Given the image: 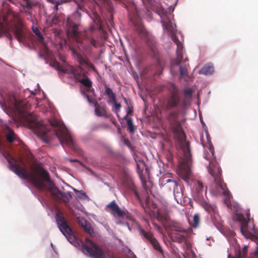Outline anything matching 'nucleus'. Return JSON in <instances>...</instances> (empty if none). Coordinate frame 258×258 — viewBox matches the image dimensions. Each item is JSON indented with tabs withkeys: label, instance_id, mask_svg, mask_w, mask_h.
<instances>
[{
	"label": "nucleus",
	"instance_id": "f257e3e1",
	"mask_svg": "<svg viewBox=\"0 0 258 258\" xmlns=\"http://www.w3.org/2000/svg\"><path fill=\"white\" fill-rule=\"evenodd\" d=\"M168 89L169 93L164 105V110L168 111L176 109L175 110L169 112L166 116V120L174 137L179 142L183 154V157L179 161L177 173L179 176L187 185H189L192 179L190 169L191 158L189 143L185 140V134L178 120L180 112L179 107L181 102L180 91L178 87L173 83L169 84Z\"/></svg>",
	"mask_w": 258,
	"mask_h": 258
},
{
	"label": "nucleus",
	"instance_id": "f03ea898",
	"mask_svg": "<svg viewBox=\"0 0 258 258\" xmlns=\"http://www.w3.org/2000/svg\"><path fill=\"white\" fill-rule=\"evenodd\" d=\"M0 152L7 160L10 169L16 174L20 178L28 180L34 186L40 190L45 188L43 180L49 183V186L48 190L52 196L58 200L64 198L65 195L51 181L49 175L47 171L40 165H37L34 169V172L29 173L25 167V163L21 161L13 158L9 153L5 152L3 149L2 145L0 142Z\"/></svg>",
	"mask_w": 258,
	"mask_h": 258
},
{
	"label": "nucleus",
	"instance_id": "7ed1b4c3",
	"mask_svg": "<svg viewBox=\"0 0 258 258\" xmlns=\"http://www.w3.org/2000/svg\"><path fill=\"white\" fill-rule=\"evenodd\" d=\"M10 31L13 32L20 43H25L29 39L30 34L23 19L18 13L8 9L6 13L0 15V36L5 35L9 40H12L13 37Z\"/></svg>",
	"mask_w": 258,
	"mask_h": 258
},
{
	"label": "nucleus",
	"instance_id": "20e7f679",
	"mask_svg": "<svg viewBox=\"0 0 258 258\" xmlns=\"http://www.w3.org/2000/svg\"><path fill=\"white\" fill-rule=\"evenodd\" d=\"M14 104L18 111L25 115L27 120L32 124L42 140L47 142L49 140L48 133L50 128L49 125L45 124L43 121L39 120L37 116L33 112H25L28 109V106H29L27 102H23L14 97Z\"/></svg>",
	"mask_w": 258,
	"mask_h": 258
},
{
	"label": "nucleus",
	"instance_id": "39448f33",
	"mask_svg": "<svg viewBox=\"0 0 258 258\" xmlns=\"http://www.w3.org/2000/svg\"><path fill=\"white\" fill-rule=\"evenodd\" d=\"M92 19L93 20L94 23L96 25V26L92 25V26H91L90 27L89 29H88L87 30H84L83 31H80L79 29V27L80 26V21L78 22L79 24V25L78 26H77V31L78 32V33H79V34L83 33H87V32L90 31V33H91L90 35L91 36V37L95 41V42H96L95 43H96V46H95L90 41H87L86 40L87 39H86V37L85 36H83L82 37H80L81 42H78L77 40V39L75 38V37L74 36L73 33L70 30V28H69V26L68 25V24L67 23L66 24V26H67V33H68V34L69 35L71 36L72 37V38L74 40H75V41L78 44H79V47H82L83 51H84V52H86L88 49H90V48H91V46H93V47H94L95 48H97V47H98V46H99V44H100L99 42L94 39V36H93V32L94 31V30L96 28H98L100 30L102 29L101 19L100 17V16H99V15L97 13H95V12L93 13L92 16Z\"/></svg>",
	"mask_w": 258,
	"mask_h": 258
},
{
	"label": "nucleus",
	"instance_id": "423d86ee",
	"mask_svg": "<svg viewBox=\"0 0 258 258\" xmlns=\"http://www.w3.org/2000/svg\"><path fill=\"white\" fill-rule=\"evenodd\" d=\"M209 172L214 178L216 185L215 194H221L224 196V202L228 208H230L231 195L221 177V169L216 161H212L209 164Z\"/></svg>",
	"mask_w": 258,
	"mask_h": 258
},
{
	"label": "nucleus",
	"instance_id": "0eeeda50",
	"mask_svg": "<svg viewBox=\"0 0 258 258\" xmlns=\"http://www.w3.org/2000/svg\"><path fill=\"white\" fill-rule=\"evenodd\" d=\"M48 122L51 126L56 127L54 131L55 134L63 147L67 146L74 150L77 149L76 143L65 126L56 119L49 120Z\"/></svg>",
	"mask_w": 258,
	"mask_h": 258
},
{
	"label": "nucleus",
	"instance_id": "6e6552de",
	"mask_svg": "<svg viewBox=\"0 0 258 258\" xmlns=\"http://www.w3.org/2000/svg\"><path fill=\"white\" fill-rule=\"evenodd\" d=\"M82 248L83 252L91 258H118L114 256L112 251L108 249L103 250L88 238H86V242L83 243Z\"/></svg>",
	"mask_w": 258,
	"mask_h": 258
},
{
	"label": "nucleus",
	"instance_id": "1a4fd4ad",
	"mask_svg": "<svg viewBox=\"0 0 258 258\" xmlns=\"http://www.w3.org/2000/svg\"><path fill=\"white\" fill-rule=\"evenodd\" d=\"M246 218L242 214H236L235 217L236 221L239 222L240 227L241 234L247 238L253 236L252 232L254 231L253 227L250 228L248 226V223L250 222V213L248 211L246 213ZM254 227V225H253Z\"/></svg>",
	"mask_w": 258,
	"mask_h": 258
},
{
	"label": "nucleus",
	"instance_id": "9d476101",
	"mask_svg": "<svg viewBox=\"0 0 258 258\" xmlns=\"http://www.w3.org/2000/svg\"><path fill=\"white\" fill-rule=\"evenodd\" d=\"M105 210L114 217L125 218L130 220H133L131 214L125 209H121L114 200L111 201L106 206Z\"/></svg>",
	"mask_w": 258,
	"mask_h": 258
},
{
	"label": "nucleus",
	"instance_id": "9b49d317",
	"mask_svg": "<svg viewBox=\"0 0 258 258\" xmlns=\"http://www.w3.org/2000/svg\"><path fill=\"white\" fill-rule=\"evenodd\" d=\"M200 205L204 209L211 214V219L215 226L219 228L221 225L220 217L218 214L215 212L213 207L208 202L204 200L203 198L198 200Z\"/></svg>",
	"mask_w": 258,
	"mask_h": 258
},
{
	"label": "nucleus",
	"instance_id": "f8f14e48",
	"mask_svg": "<svg viewBox=\"0 0 258 258\" xmlns=\"http://www.w3.org/2000/svg\"><path fill=\"white\" fill-rule=\"evenodd\" d=\"M55 218L58 228L62 233L66 237H71L73 235V231L66 221L64 217L57 213Z\"/></svg>",
	"mask_w": 258,
	"mask_h": 258
},
{
	"label": "nucleus",
	"instance_id": "ddd939ff",
	"mask_svg": "<svg viewBox=\"0 0 258 258\" xmlns=\"http://www.w3.org/2000/svg\"><path fill=\"white\" fill-rule=\"evenodd\" d=\"M164 185L167 187H169L170 189H173L175 199L178 201V200H181L183 197V191L180 185L177 181L172 179H167Z\"/></svg>",
	"mask_w": 258,
	"mask_h": 258
},
{
	"label": "nucleus",
	"instance_id": "4468645a",
	"mask_svg": "<svg viewBox=\"0 0 258 258\" xmlns=\"http://www.w3.org/2000/svg\"><path fill=\"white\" fill-rule=\"evenodd\" d=\"M139 231L140 234L143 235L150 242L155 249L158 250L162 254L163 253L160 244L151 232H147L142 228H140Z\"/></svg>",
	"mask_w": 258,
	"mask_h": 258
},
{
	"label": "nucleus",
	"instance_id": "2eb2a0df",
	"mask_svg": "<svg viewBox=\"0 0 258 258\" xmlns=\"http://www.w3.org/2000/svg\"><path fill=\"white\" fill-rule=\"evenodd\" d=\"M157 11V14L161 18V23L164 29H166L169 32H171L172 31L173 26L170 20L167 18V11L165 10L163 8L161 7L158 9Z\"/></svg>",
	"mask_w": 258,
	"mask_h": 258
},
{
	"label": "nucleus",
	"instance_id": "dca6fc26",
	"mask_svg": "<svg viewBox=\"0 0 258 258\" xmlns=\"http://www.w3.org/2000/svg\"><path fill=\"white\" fill-rule=\"evenodd\" d=\"M7 141L12 143L18 140V137L14 132L8 126H6L4 131Z\"/></svg>",
	"mask_w": 258,
	"mask_h": 258
},
{
	"label": "nucleus",
	"instance_id": "f3484780",
	"mask_svg": "<svg viewBox=\"0 0 258 258\" xmlns=\"http://www.w3.org/2000/svg\"><path fill=\"white\" fill-rule=\"evenodd\" d=\"M183 59V51L176 50V58L171 61V71L172 72L174 67L179 65Z\"/></svg>",
	"mask_w": 258,
	"mask_h": 258
},
{
	"label": "nucleus",
	"instance_id": "a211bd4d",
	"mask_svg": "<svg viewBox=\"0 0 258 258\" xmlns=\"http://www.w3.org/2000/svg\"><path fill=\"white\" fill-rule=\"evenodd\" d=\"M170 226L172 230L176 232H178L181 233H187V230L185 229L178 222L175 221H172L170 224Z\"/></svg>",
	"mask_w": 258,
	"mask_h": 258
},
{
	"label": "nucleus",
	"instance_id": "6ab92c4d",
	"mask_svg": "<svg viewBox=\"0 0 258 258\" xmlns=\"http://www.w3.org/2000/svg\"><path fill=\"white\" fill-rule=\"evenodd\" d=\"M209 150L210 152H205L204 157L207 160L209 161L210 164L212 161H216V157L214 156V149L212 145L209 144Z\"/></svg>",
	"mask_w": 258,
	"mask_h": 258
},
{
	"label": "nucleus",
	"instance_id": "aec40b11",
	"mask_svg": "<svg viewBox=\"0 0 258 258\" xmlns=\"http://www.w3.org/2000/svg\"><path fill=\"white\" fill-rule=\"evenodd\" d=\"M195 190L197 191V195L195 196V198L197 199V200H199L200 198H203L202 196V191L203 190V184L200 181H196L195 182Z\"/></svg>",
	"mask_w": 258,
	"mask_h": 258
},
{
	"label": "nucleus",
	"instance_id": "412c9836",
	"mask_svg": "<svg viewBox=\"0 0 258 258\" xmlns=\"http://www.w3.org/2000/svg\"><path fill=\"white\" fill-rule=\"evenodd\" d=\"M187 238V233H175L172 237V240L173 242L177 243H182Z\"/></svg>",
	"mask_w": 258,
	"mask_h": 258
},
{
	"label": "nucleus",
	"instance_id": "4be33fe9",
	"mask_svg": "<svg viewBox=\"0 0 258 258\" xmlns=\"http://www.w3.org/2000/svg\"><path fill=\"white\" fill-rule=\"evenodd\" d=\"M194 91L192 89L189 88H186L183 90V95L184 96V100L182 101L181 102V104H182L183 105H185V100H187L188 99H190L192 95L193 94Z\"/></svg>",
	"mask_w": 258,
	"mask_h": 258
},
{
	"label": "nucleus",
	"instance_id": "5701e85b",
	"mask_svg": "<svg viewBox=\"0 0 258 258\" xmlns=\"http://www.w3.org/2000/svg\"><path fill=\"white\" fill-rule=\"evenodd\" d=\"M214 72V68L212 66L206 65L200 71V74L206 75H211Z\"/></svg>",
	"mask_w": 258,
	"mask_h": 258
},
{
	"label": "nucleus",
	"instance_id": "b1692460",
	"mask_svg": "<svg viewBox=\"0 0 258 258\" xmlns=\"http://www.w3.org/2000/svg\"><path fill=\"white\" fill-rule=\"evenodd\" d=\"M124 119H127V125L128 127V130L131 133H134L136 130V127L134 125L133 122V120L132 118H127V115L124 116Z\"/></svg>",
	"mask_w": 258,
	"mask_h": 258
},
{
	"label": "nucleus",
	"instance_id": "393cba45",
	"mask_svg": "<svg viewBox=\"0 0 258 258\" xmlns=\"http://www.w3.org/2000/svg\"><path fill=\"white\" fill-rule=\"evenodd\" d=\"M80 83L88 88H90L92 86V82L86 75H83V78L80 80Z\"/></svg>",
	"mask_w": 258,
	"mask_h": 258
},
{
	"label": "nucleus",
	"instance_id": "a878e982",
	"mask_svg": "<svg viewBox=\"0 0 258 258\" xmlns=\"http://www.w3.org/2000/svg\"><path fill=\"white\" fill-rule=\"evenodd\" d=\"M137 171L138 173L139 174L140 178L142 179L143 176V171L145 167V164L144 162H139V163L136 164Z\"/></svg>",
	"mask_w": 258,
	"mask_h": 258
},
{
	"label": "nucleus",
	"instance_id": "bb28decb",
	"mask_svg": "<svg viewBox=\"0 0 258 258\" xmlns=\"http://www.w3.org/2000/svg\"><path fill=\"white\" fill-rule=\"evenodd\" d=\"M171 38L172 41L176 44L177 45V50L179 51H183V45L182 43L179 40V39L177 38V37L172 35L171 36Z\"/></svg>",
	"mask_w": 258,
	"mask_h": 258
},
{
	"label": "nucleus",
	"instance_id": "cd10ccee",
	"mask_svg": "<svg viewBox=\"0 0 258 258\" xmlns=\"http://www.w3.org/2000/svg\"><path fill=\"white\" fill-rule=\"evenodd\" d=\"M95 112L98 116H102L104 115V114L106 113L105 109L104 108H100L97 102L95 104Z\"/></svg>",
	"mask_w": 258,
	"mask_h": 258
},
{
	"label": "nucleus",
	"instance_id": "c85d7f7f",
	"mask_svg": "<svg viewBox=\"0 0 258 258\" xmlns=\"http://www.w3.org/2000/svg\"><path fill=\"white\" fill-rule=\"evenodd\" d=\"M25 7L28 9H31L38 5V2L35 0H25Z\"/></svg>",
	"mask_w": 258,
	"mask_h": 258
},
{
	"label": "nucleus",
	"instance_id": "c756f323",
	"mask_svg": "<svg viewBox=\"0 0 258 258\" xmlns=\"http://www.w3.org/2000/svg\"><path fill=\"white\" fill-rule=\"evenodd\" d=\"M48 3L54 5L53 9L55 11L59 10V6L62 5V1L61 0H47Z\"/></svg>",
	"mask_w": 258,
	"mask_h": 258
},
{
	"label": "nucleus",
	"instance_id": "7c9ffc66",
	"mask_svg": "<svg viewBox=\"0 0 258 258\" xmlns=\"http://www.w3.org/2000/svg\"><path fill=\"white\" fill-rule=\"evenodd\" d=\"M179 72L181 78H184L188 76L187 69L185 66H180Z\"/></svg>",
	"mask_w": 258,
	"mask_h": 258
},
{
	"label": "nucleus",
	"instance_id": "2f4dec72",
	"mask_svg": "<svg viewBox=\"0 0 258 258\" xmlns=\"http://www.w3.org/2000/svg\"><path fill=\"white\" fill-rule=\"evenodd\" d=\"M32 30L34 33L38 37L39 40L42 41L44 39L42 34L37 27H32Z\"/></svg>",
	"mask_w": 258,
	"mask_h": 258
},
{
	"label": "nucleus",
	"instance_id": "473e14b6",
	"mask_svg": "<svg viewBox=\"0 0 258 258\" xmlns=\"http://www.w3.org/2000/svg\"><path fill=\"white\" fill-rule=\"evenodd\" d=\"M50 65L53 68H54L55 69H56L57 70H58V71H61V72H64L63 70H62L61 67L59 63L56 60H53V61H51L50 62Z\"/></svg>",
	"mask_w": 258,
	"mask_h": 258
},
{
	"label": "nucleus",
	"instance_id": "72a5a7b5",
	"mask_svg": "<svg viewBox=\"0 0 258 258\" xmlns=\"http://www.w3.org/2000/svg\"><path fill=\"white\" fill-rule=\"evenodd\" d=\"M83 228L86 232L89 234L90 235H92L94 234L93 229L90 223L86 225Z\"/></svg>",
	"mask_w": 258,
	"mask_h": 258
},
{
	"label": "nucleus",
	"instance_id": "f704fd0d",
	"mask_svg": "<svg viewBox=\"0 0 258 258\" xmlns=\"http://www.w3.org/2000/svg\"><path fill=\"white\" fill-rule=\"evenodd\" d=\"M193 221L194 223L192 224V226L195 228L197 227L200 222V217L198 215L196 214L194 216Z\"/></svg>",
	"mask_w": 258,
	"mask_h": 258
},
{
	"label": "nucleus",
	"instance_id": "c9c22d12",
	"mask_svg": "<svg viewBox=\"0 0 258 258\" xmlns=\"http://www.w3.org/2000/svg\"><path fill=\"white\" fill-rule=\"evenodd\" d=\"M77 55L78 62L80 64L83 65V64H86V63L88 61V59H85L84 58H83L82 56H81V55H80L79 54H77Z\"/></svg>",
	"mask_w": 258,
	"mask_h": 258
},
{
	"label": "nucleus",
	"instance_id": "e433bc0d",
	"mask_svg": "<svg viewBox=\"0 0 258 258\" xmlns=\"http://www.w3.org/2000/svg\"><path fill=\"white\" fill-rule=\"evenodd\" d=\"M83 75L85 74H82L81 73L76 72L74 73V77L75 79H76L79 82H80V80H81L83 78Z\"/></svg>",
	"mask_w": 258,
	"mask_h": 258
},
{
	"label": "nucleus",
	"instance_id": "4c0bfd02",
	"mask_svg": "<svg viewBox=\"0 0 258 258\" xmlns=\"http://www.w3.org/2000/svg\"><path fill=\"white\" fill-rule=\"evenodd\" d=\"M183 242H184V244L183 245V248L190 249L191 247V244L190 243V242L188 241L187 238H186Z\"/></svg>",
	"mask_w": 258,
	"mask_h": 258
},
{
	"label": "nucleus",
	"instance_id": "58836bf2",
	"mask_svg": "<svg viewBox=\"0 0 258 258\" xmlns=\"http://www.w3.org/2000/svg\"><path fill=\"white\" fill-rule=\"evenodd\" d=\"M86 65L89 68L92 69L94 72H97V70H96L95 67L94 66V65L92 62H91L89 60H88Z\"/></svg>",
	"mask_w": 258,
	"mask_h": 258
},
{
	"label": "nucleus",
	"instance_id": "ea45409f",
	"mask_svg": "<svg viewBox=\"0 0 258 258\" xmlns=\"http://www.w3.org/2000/svg\"><path fill=\"white\" fill-rule=\"evenodd\" d=\"M79 224L81 226L82 228H83L85 227L86 225L89 224V223H88L87 221L84 218H82L79 219Z\"/></svg>",
	"mask_w": 258,
	"mask_h": 258
},
{
	"label": "nucleus",
	"instance_id": "a19ab883",
	"mask_svg": "<svg viewBox=\"0 0 258 258\" xmlns=\"http://www.w3.org/2000/svg\"><path fill=\"white\" fill-rule=\"evenodd\" d=\"M105 94L109 97L110 96H113V92L112 90L108 87L105 86Z\"/></svg>",
	"mask_w": 258,
	"mask_h": 258
},
{
	"label": "nucleus",
	"instance_id": "79ce46f5",
	"mask_svg": "<svg viewBox=\"0 0 258 258\" xmlns=\"http://www.w3.org/2000/svg\"><path fill=\"white\" fill-rule=\"evenodd\" d=\"M114 105V109L115 110V112L116 113L118 112V111L120 110V108L121 107V105L119 103H117L116 102V101H115V102H113Z\"/></svg>",
	"mask_w": 258,
	"mask_h": 258
},
{
	"label": "nucleus",
	"instance_id": "37998d69",
	"mask_svg": "<svg viewBox=\"0 0 258 258\" xmlns=\"http://www.w3.org/2000/svg\"><path fill=\"white\" fill-rule=\"evenodd\" d=\"M247 246H244L242 248V254H241V256H242L243 258H244L246 256V255L247 254Z\"/></svg>",
	"mask_w": 258,
	"mask_h": 258
},
{
	"label": "nucleus",
	"instance_id": "c03bdc74",
	"mask_svg": "<svg viewBox=\"0 0 258 258\" xmlns=\"http://www.w3.org/2000/svg\"><path fill=\"white\" fill-rule=\"evenodd\" d=\"M134 159L136 162V164H138L139 162H144V160L138 156L136 155H134Z\"/></svg>",
	"mask_w": 258,
	"mask_h": 258
},
{
	"label": "nucleus",
	"instance_id": "a18cd8bd",
	"mask_svg": "<svg viewBox=\"0 0 258 258\" xmlns=\"http://www.w3.org/2000/svg\"><path fill=\"white\" fill-rule=\"evenodd\" d=\"M108 98L111 100L112 102H115V101H116V96L114 93L113 94V96H110Z\"/></svg>",
	"mask_w": 258,
	"mask_h": 258
},
{
	"label": "nucleus",
	"instance_id": "49530a36",
	"mask_svg": "<svg viewBox=\"0 0 258 258\" xmlns=\"http://www.w3.org/2000/svg\"><path fill=\"white\" fill-rule=\"evenodd\" d=\"M133 112V108H130L128 106L127 114H131Z\"/></svg>",
	"mask_w": 258,
	"mask_h": 258
},
{
	"label": "nucleus",
	"instance_id": "de8ad7c7",
	"mask_svg": "<svg viewBox=\"0 0 258 258\" xmlns=\"http://www.w3.org/2000/svg\"><path fill=\"white\" fill-rule=\"evenodd\" d=\"M62 1V5L63 4L68 3L71 1H74L75 3V0H61Z\"/></svg>",
	"mask_w": 258,
	"mask_h": 258
},
{
	"label": "nucleus",
	"instance_id": "09e8293b",
	"mask_svg": "<svg viewBox=\"0 0 258 258\" xmlns=\"http://www.w3.org/2000/svg\"><path fill=\"white\" fill-rule=\"evenodd\" d=\"M124 143L128 147L130 146V141L127 139L124 140Z\"/></svg>",
	"mask_w": 258,
	"mask_h": 258
},
{
	"label": "nucleus",
	"instance_id": "8fccbe9b",
	"mask_svg": "<svg viewBox=\"0 0 258 258\" xmlns=\"http://www.w3.org/2000/svg\"><path fill=\"white\" fill-rule=\"evenodd\" d=\"M157 219L158 220H162V218L161 217L160 215L159 214H158L157 215Z\"/></svg>",
	"mask_w": 258,
	"mask_h": 258
},
{
	"label": "nucleus",
	"instance_id": "3c124183",
	"mask_svg": "<svg viewBox=\"0 0 258 258\" xmlns=\"http://www.w3.org/2000/svg\"><path fill=\"white\" fill-rule=\"evenodd\" d=\"M123 100H124V102H125V103L127 105H128V101H127V99H126V98H123Z\"/></svg>",
	"mask_w": 258,
	"mask_h": 258
},
{
	"label": "nucleus",
	"instance_id": "603ef678",
	"mask_svg": "<svg viewBox=\"0 0 258 258\" xmlns=\"http://www.w3.org/2000/svg\"><path fill=\"white\" fill-rule=\"evenodd\" d=\"M74 235L73 234L72 236L71 237H68L67 238L70 241V242H71V240H70V239H72V238H74Z\"/></svg>",
	"mask_w": 258,
	"mask_h": 258
},
{
	"label": "nucleus",
	"instance_id": "864d4df0",
	"mask_svg": "<svg viewBox=\"0 0 258 258\" xmlns=\"http://www.w3.org/2000/svg\"><path fill=\"white\" fill-rule=\"evenodd\" d=\"M117 132L119 134L121 133V129L119 126H118L117 127Z\"/></svg>",
	"mask_w": 258,
	"mask_h": 258
},
{
	"label": "nucleus",
	"instance_id": "5fc2aeb1",
	"mask_svg": "<svg viewBox=\"0 0 258 258\" xmlns=\"http://www.w3.org/2000/svg\"><path fill=\"white\" fill-rule=\"evenodd\" d=\"M70 161L71 162H78V160H77V159H75V160H70Z\"/></svg>",
	"mask_w": 258,
	"mask_h": 258
},
{
	"label": "nucleus",
	"instance_id": "6e6d98bb",
	"mask_svg": "<svg viewBox=\"0 0 258 258\" xmlns=\"http://www.w3.org/2000/svg\"><path fill=\"white\" fill-rule=\"evenodd\" d=\"M135 195H136V196L137 198L138 199H139V194H138L137 192H135Z\"/></svg>",
	"mask_w": 258,
	"mask_h": 258
},
{
	"label": "nucleus",
	"instance_id": "4d7b16f0",
	"mask_svg": "<svg viewBox=\"0 0 258 258\" xmlns=\"http://www.w3.org/2000/svg\"><path fill=\"white\" fill-rule=\"evenodd\" d=\"M25 93H30V94H32V93H31L29 90H25Z\"/></svg>",
	"mask_w": 258,
	"mask_h": 258
},
{
	"label": "nucleus",
	"instance_id": "13d9d810",
	"mask_svg": "<svg viewBox=\"0 0 258 258\" xmlns=\"http://www.w3.org/2000/svg\"><path fill=\"white\" fill-rule=\"evenodd\" d=\"M188 60V58H187V57H186V58L184 59L183 61H187Z\"/></svg>",
	"mask_w": 258,
	"mask_h": 258
},
{
	"label": "nucleus",
	"instance_id": "bf43d9fd",
	"mask_svg": "<svg viewBox=\"0 0 258 258\" xmlns=\"http://www.w3.org/2000/svg\"><path fill=\"white\" fill-rule=\"evenodd\" d=\"M86 96L87 97V99H88V101L89 102H90V99L89 96L88 95H87Z\"/></svg>",
	"mask_w": 258,
	"mask_h": 258
},
{
	"label": "nucleus",
	"instance_id": "052dcab7",
	"mask_svg": "<svg viewBox=\"0 0 258 258\" xmlns=\"http://www.w3.org/2000/svg\"><path fill=\"white\" fill-rule=\"evenodd\" d=\"M81 193L83 196H85V193L84 192H83V191H81Z\"/></svg>",
	"mask_w": 258,
	"mask_h": 258
},
{
	"label": "nucleus",
	"instance_id": "680f3d73",
	"mask_svg": "<svg viewBox=\"0 0 258 258\" xmlns=\"http://www.w3.org/2000/svg\"><path fill=\"white\" fill-rule=\"evenodd\" d=\"M73 52L74 53H76V52H75V50H73Z\"/></svg>",
	"mask_w": 258,
	"mask_h": 258
},
{
	"label": "nucleus",
	"instance_id": "e2e57ef3",
	"mask_svg": "<svg viewBox=\"0 0 258 258\" xmlns=\"http://www.w3.org/2000/svg\"><path fill=\"white\" fill-rule=\"evenodd\" d=\"M80 164L84 166L83 164H82L81 162H80Z\"/></svg>",
	"mask_w": 258,
	"mask_h": 258
},
{
	"label": "nucleus",
	"instance_id": "0e129e2a",
	"mask_svg": "<svg viewBox=\"0 0 258 258\" xmlns=\"http://www.w3.org/2000/svg\"><path fill=\"white\" fill-rule=\"evenodd\" d=\"M156 227H158V228H160L159 226H158V225H156Z\"/></svg>",
	"mask_w": 258,
	"mask_h": 258
},
{
	"label": "nucleus",
	"instance_id": "69168bd1",
	"mask_svg": "<svg viewBox=\"0 0 258 258\" xmlns=\"http://www.w3.org/2000/svg\"><path fill=\"white\" fill-rule=\"evenodd\" d=\"M156 227H158V228H160L159 226H158V225H156Z\"/></svg>",
	"mask_w": 258,
	"mask_h": 258
}]
</instances>
